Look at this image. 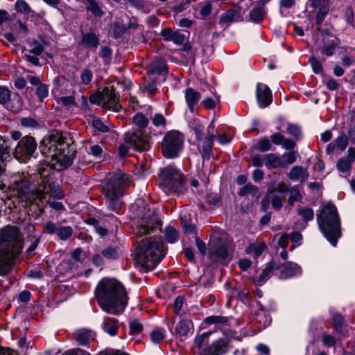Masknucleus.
I'll use <instances>...</instances> for the list:
<instances>
[{"label":"nucleus","mask_w":355,"mask_h":355,"mask_svg":"<svg viewBox=\"0 0 355 355\" xmlns=\"http://www.w3.org/2000/svg\"><path fill=\"white\" fill-rule=\"evenodd\" d=\"M9 188L12 193L11 195L24 202L26 205L32 203L36 199L42 200L47 195L57 199H61L64 196L60 184L53 182L49 177L43 178L39 188L33 191L30 189L29 181L26 177L18 173L10 176Z\"/></svg>","instance_id":"obj_1"},{"label":"nucleus","mask_w":355,"mask_h":355,"mask_svg":"<svg viewBox=\"0 0 355 355\" xmlns=\"http://www.w3.org/2000/svg\"><path fill=\"white\" fill-rule=\"evenodd\" d=\"M95 296L98 305L108 313L119 314L127 303L123 286L115 279H103L95 289Z\"/></svg>","instance_id":"obj_2"},{"label":"nucleus","mask_w":355,"mask_h":355,"mask_svg":"<svg viewBox=\"0 0 355 355\" xmlns=\"http://www.w3.org/2000/svg\"><path fill=\"white\" fill-rule=\"evenodd\" d=\"M23 248V236L15 226L0 229V275H6L11 270L15 257Z\"/></svg>","instance_id":"obj_3"},{"label":"nucleus","mask_w":355,"mask_h":355,"mask_svg":"<svg viewBox=\"0 0 355 355\" xmlns=\"http://www.w3.org/2000/svg\"><path fill=\"white\" fill-rule=\"evenodd\" d=\"M166 254V248L161 238L149 237L141 240L135 250V261L142 272L155 268Z\"/></svg>","instance_id":"obj_4"},{"label":"nucleus","mask_w":355,"mask_h":355,"mask_svg":"<svg viewBox=\"0 0 355 355\" xmlns=\"http://www.w3.org/2000/svg\"><path fill=\"white\" fill-rule=\"evenodd\" d=\"M70 141L71 139H67L60 132H53L48 139L43 140L41 151L60 166H69L73 157V151L70 148Z\"/></svg>","instance_id":"obj_5"},{"label":"nucleus","mask_w":355,"mask_h":355,"mask_svg":"<svg viewBox=\"0 0 355 355\" xmlns=\"http://www.w3.org/2000/svg\"><path fill=\"white\" fill-rule=\"evenodd\" d=\"M317 221L324 237L336 246L341 236L340 221L336 206L330 202L322 205L317 214Z\"/></svg>","instance_id":"obj_6"},{"label":"nucleus","mask_w":355,"mask_h":355,"mask_svg":"<svg viewBox=\"0 0 355 355\" xmlns=\"http://www.w3.org/2000/svg\"><path fill=\"white\" fill-rule=\"evenodd\" d=\"M129 180V176L121 172L110 175L103 186L105 203L108 208L118 212L123 205L121 197L123 189Z\"/></svg>","instance_id":"obj_7"},{"label":"nucleus","mask_w":355,"mask_h":355,"mask_svg":"<svg viewBox=\"0 0 355 355\" xmlns=\"http://www.w3.org/2000/svg\"><path fill=\"white\" fill-rule=\"evenodd\" d=\"M159 185L166 192L182 193L186 188L183 175L176 168L168 166L159 173Z\"/></svg>","instance_id":"obj_8"},{"label":"nucleus","mask_w":355,"mask_h":355,"mask_svg":"<svg viewBox=\"0 0 355 355\" xmlns=\"http://www.w3.org/2000/svg\"><path fill=\"white\" fill-rule=\"evenodd\" d=\"M125 142L119 146V155L124 157L128 155L130 148L140 151L148 150L150 148L149 138L144 135L141 131L128 132L125 134Z\"/></svg>","instance_id":"obj_9"},{"label":"nucleus","mask_w":355,"mask_h":355,"mask_svg":"<svg viewBox=\"0 0 355 355\" xmlns=\"http://www.w3.org/2000/svg\"><path fill=\"white\" fill-rule=\"evenodd\" d=\"M184 138L180 132H168L162 140V153L166 158H175L178 156L183 146Z\"/></svg>","instance_id":"obj_10"},{"label":"nucleus","mask_w":355,"mask_h":355,"mask_svg":"<svg viewBox=\"0 0 355 355\" xmlns=\"http://www.w3.org/2000/svg\"><path fill=\"white\" fill-rule=\"evenodd\" d=\"M37 146L35 138L26 135L19 141L14 150V156L20 162H26L33 155Z\"/></svg>","instance_id":"obj_11"},{"label":"nucleus","mask_w":355,"mask_h":355,"mask_svg":"<svg viewBox=\"0 0 355 355\" xmlns=\"http://www.w3.org/2000/svg\"><path fill=\"white\" fill-rule=\"evenodd\" d=\"M215 139V126L211 123L207 128L206 135L202 137L198 141V147H201V155L204 160H209L213 148V141Z\"/></svg>","instance_id":"obj_12"},{"label":"nucleus","mask_w":355,"mask_h":355,"mask_svg":"<svg viewBox=\"0 0 355 355\" xmlns=\"http://www.w3.org/2000/svg\"><path fill=\"white\" fill-rule=\"evenodd\" d=\"M162 229V222L157 218V216L153 214L148 218H144L141 223L137 226L136 234L143 236L150 234H156L159 232Z\"/></svg>","instance_id":"obj_13"},{"label":"nucleus","mask_w":355,"mask_h":355,"mask_svg":"<svg viewBox=\"0 0 355 355\" xmlns=\"http://www.w3.org/2000/svg\"><path fill=\"white\" fill-rule=\"evenodd\" d=\"M0 103L12 112H17L22 107L20 96L15 94L11 98L10 90L3 86H0Z\"/></svg>","instance_id":"obj_14"},{"label":"nucleus","mask_w":355,"mask_h":355,"mask_svg":"<svg viewBox=\"0 0 355 355\" xmlns=\"http://www.w3.org/2000/svg\"><path fill=\"white\" fill-rule=\"evenodd\" d=\"M103 99L101 107L103 109L119 112L121 105L119 103V96L113 87H105L103 89Z\"/></svg>","instance_id":"obj_15"},{"label":"nucleus","mask_w":355,"mask_h":355,"mask_svg":"<svg viewBox=\"0 0 355 355\" xmlns=\"http://www.w3.org/2000/svg\"><path fill=\"white\" fill-rule=\"evenodd\" d=\"M256 98L260 108H266L272 102V94L268 85L258 83L256 86Z\"/></svg>","instance_id":"obj_16"},{"label":"nucleus","mask_w":355,"mask_h":355,"mask_svg":"<svg viewBox=\"0 0 355 355\" xmlns=\"http://www.w3.org/2000/svg\"><path fill=\"white\" fill-rule=\"evenodd\" d=\"M99 44V37L93 31H81L80 40L78 42L80 46L87 51H95Z\"/></svg>","instance_id":"obj_17"},{"label":"nucleus","mask_w":355,"mask_h":355,"mask_svg":"<svg viewBox=\"0 0 355 355\" xmlns=\"http://www.w3.org/2000/svg\"><path fill=\"white\" fill-rule=\"evenodd\" d=\"M355 162V148L349 147L347 150V156L339 159L336 163L337 169L342 173H346L343 177H347Z\"/></svg>","instance_id":"obj_18"},{"label":"nucleus","mask_w":355,"mask_h":355,"mask_svg":"<svg viewBox=\"0 0 355 355\" xmlns=\"http://www.w3.org/2000/svg\"><path fill=\"white\" fill-rule=\"evenodd\" d=\"M280 268L279 278L286 279L299 276L302 274L301 267L296 263L286 261L283 263Z\"/></svg>","instance_id":"obj_19"},{"label":"nucleus","mask_w":355,"mask_h":355,"mask_svg":"<svg viewBox=\"0 0 355 355\" xmlns=\"http://www.w3.org/2000/svg\"><path fill=\"white\" fill-rule=\"evenodd\" d=\"M228 344L227 339H219L214 342L211 345L204 348L201 355H222L227 352Z\"/></svg>","instance_id":"obj_20"},{"label":"nucleus","mask_w":355,"mask_h":355,"mask_svg":"<svg viewBox=\"0 0 355 355\" xmlns=\"http://www.w3.org/2000/svg\"><path fill=\"white\" fill-rule=\"evenodd\" d=\"M279 266L274 261L268 262L262 270L261 273L254 279V282L257 286L263 285L272 275L275 269H278Z\"/></svg>","instance_id":"obj_21"},{"label":"nucleus","mask_w":355,"mask_h":355,"mask_svg":"<svg viewBox=\"0 0 355 355\" xmlns=\"http://www.w3.org/2000/svg\"><path fill=\"white\" fill-rule=\"evenodd\" d=\"M288 177L293 181L303 183L309 178V173L306 168L301 166H295L291 169Z\"/></svg>","instance_id":"obj_22"},{"label":"nucleus","mask_w":355,"mask_h":355,"mask_svg":"<svg viewBox=\"0 0 355 355\" xmlns=\"http://www.w3.org/2000/svg\"><path fill=\"white\" fill-rule=\"evenodd\" d=\"M184 97L189 110L193 112L195 106L198 103L201 98L200 94L194 89L189 87L185 90Z\"/></svg>","instance_id":"obj_23"},{"label":"nucleus","mask_w":355,"mask_h":355,"mask_svg":"<svg viewBox=\"0 0 355 355\" xmlns=\"http://www.w3.org/2000/svg\"><path fill=\"white\" fill-rule=\"evenodd\" d=\"M101 327L110 336H115L118 334L119 321L115 318L105 317Z\"/></svg>","instance_id":"obj_24"},{"label":"nucleus","mask_w":355,"mask_h":355,"mask_svg":"<svg viewBox=\"0 0 355 355\" xmlns=\"http://www.w3.org/2000/svg\"><path fill=\"white\" fill-rule=\"evenodd\" d=\"M191 327L192 322L190 320L182 319L175 327V333L176 336L182 340L184 339L191 333Z\"/></svg>","instance_id":"obj_25"},{"label":"nucleus","mask_w":355,"mask_h":355,"mask_svg":"<svg viewBox=\"0 0 355 355\" xmlns=\"http://www.w3.org/2000/svg\"><path fill=\"white\" fill-rule=\"evenodd\" d=\"M149 75L164 74L167 73L166 64L164 59L159 58L152 62L148 68Z\"/></svg>","instance_id":"obj_26"},{"label":"nucleus","mask_w":355,"mask_h":355,"mask_svg":"<svg viewBox=\"0 0 355 355\" xmlns=\"http://www.w3.org/2000/svg\"><path fill=\"white\" fill-rule=\"evenodd\" d=\"M9 141L0 136V175L5 171V162L9 156Z\"/></svg>","instance_id":"obj_27"},{"label":"nucleus","mask_w":355,"mask_h":355,"mask_svg":"<svg viewBox=\"0 0 355 355\" xmlns=\"http://www.w3.org/2000/svg\"><path fill=\"white\" fill-rule=\"evenodd\" d=\"M265 15L264 5L258 1L257 6L249 12V19L252 22L260 23L264 19Z\"/></svg>","instance_id":"obj_28"},{"label":"nucleus","mask_w":355,"mask_h":355,"mask_svg":"<svg viewBox=\"0 0 355 355\" xmlns=\"http://www.w3.org/2000/svg\"><path fill=\"white\" fill-rule=\"evenodd\" d=\"M265 166L268 168H277L279 166L284 167V162L279 155L269 153L265 155Z\"/></svg>","instance_id":"obj_29"},{"label":"nucleus","mask_w":355,"mask_h":355,"mask_svg":"<svg viewBox=\"0 0 355 355\" xmlns=\"http://www.w3.org/2000/svg\"><path fill=\"white\" fill-rule=\"evenodd\" d=\"M210 254L214 256L217 260H223L227 258L228 254L227 248L223 245H217L216 246H209Z\"/></svg>","instance_id":"obj_30"},{"label":"nucleus","mask_w":355,"mask_h":355,"mask_svg":"<svg viewBox=\"0 0 355 355\" xmlns=\"http://www.w3.org/2000/svg\"><path fill=\"white\" fill-rule=\"evenodd\" d=\"M238 18V13L236 10H230L220 16L219 24L221 26H229Z\"/></svg>","instance_id":"obj_31"},{"label":"nucleus","mask_w":355,"mask_h":355,"mask_svg":"<svg viewBox=\"0 0 355 355\" xmlns=\"http://www.w3.org/2000/svg\"><path fill=\"white\" fill-rule=\"evenodd\" d=\"M186 306L187 304L184 302V297L182 296L177 297L173 304L175 314L182 317V315L185 313Z\"/></svg>","instance_id":"obj_32"},{"label":"nucleus","mask_w":355,"mask_h":355,"mask_svg":"<svg viewBox=\"0 0 355 355\" xmlns=\"http://www.w3.org/2000/svg\"><path fill=\"white\" fill-rule=\"evenodd\" d=\"M92 334L87 330H79L76 333V340L80 345H86L89 343Z\"/></svg>","instance_id":"obj_33"},{"label":"nucleus","mask_w":355,"mask_h":355,"mask_svg":"<svg viewBox=\"0 0 355 355\" xmlns=\"http://www.w3.org/2000/svg\"><path fill=\"white\" fill-rule=\"evenodd\" d=\"M266 248L264 243H252L245 250L248 254H252L255 257H259Z\"/></svg>","instance_id":"obj_34"},{"label":"nucleus","mask_w":355,"mask_h":355,"mask_svg":"<svg viewBox=\"0 0 355 355\" xmlns=\"http://www.w3.org/2000/svg\"><path fill=\"white\" fill-rule=\"evenodd\" d=\"M166 331L163 328L156 327L150 334V338L153 343H159L165 338Z\"/></svg>","instance_id":"obj_35"},{"label":"nucleus","mask_w":355,"mask_h":355,"mask_svg":"<svg viewBox=\"0 0 355 355\" xmlns=\"http://www.w3.org/2000/svg\"><path fill=\"white\" fill-rule=\"evenodd\" d=\"M297 212L305 221H310L313 219L314 211L312 208L309 207H300Z\"/></svg>","instance_id":"obj_36"},{"label":"nucleus","mask_w":355,"mask_h":355,"mask_svg":"<svg viewBox=\"0 0 355 355\" xmlns=\"http://www.w3.org/2000/svg\"><path fill=\"white\" fill-rule=\"evenodd\" d=\"M189 127L194 131L197 139H202L204 135V126L198 119H193L189 123Z\"/></svg>","instance_id":"obj_37"},{"label":"nucleus","mask_w":355,"mask_h":355,"mask_svg":"<svg viewBox=\"0 0 355 355\" xmlns=\"http://www.w3.org/2000/svg\"><path fill=\"white\" fill-rule=\"evenodd\" d=\"M289 196L288 198V203L292 205L295 202H300L302 199L300 189L297 186H294L288 190Z\"/></svg>","instance_id":"obj_38"},{"label":"nucleus","mask_w":355,"mask_h":355,"mask_svg":"<svg viewBox=\"0 0 355 355\" xmlns=\"http://www.w3.org/2000/svg\"><path fill=\"white\" fill-rule=\"evenodd\" d=\"M132 121L134 124L140 129L146 128L148 124V118L142 113L136 114L133 118Z\"/></svg>","instance_id":"obj_39"},{"label":"nucleus","mask_w":355,"mask_h":355,"mask_svg":"<svg viewBox=\"0 0 355 355\" xmlns=\"http://www.w3.org/2000/svg\"><path fill=\"white\" fill-rule=\"evenodd\" d=\"M289 188L288 186L284 183V182H279L276 185L275 183L270 184L268 187V193H273V192H279L281 193H284L288 191Z\"/></svg>","instance_id":"obj_40"},{"label":"nucleus","mask_w":355,"mask_h":355,"mask_svg":"<svg viewBox=\"0 0 355 355\" xmlns=\"http://www.w3.org/2000/svg\"><path fill=\"white\" fill-rule=\"evenodd\" d=\"M73 232V228L70 226H63L58 229L57 234L60 240L69 239Z\"/></svg>","instance_id":"obj_41"},{"label":"nucleus","mask_w":355,"mask_h":355,"mask_svg":"<svg viewBox=\"0 0 355 355\" xmlns=\"http://www.w3.org/2000/svg\"><path fill=\"white\" fill-rule=\"evenodd\" d=\"M258 188L257 187L252 185L251 184H247L244 187H243L240 191H239V195L241 196L250 195L252 196H255L257 195Z\"/></svg>","instance_id":"obj_42"},{"label":"nucleus","mask_w":355,"mask_h":355,"mask_svg":"<svg viewBox=\"0 0 355 355\" xmlns=\"http://www.w3.org/2000/svg\"><path fill=\"white\" fill-rule=\"evenodd\" d=\"M89 6L87 7V10L92 12L96 17H101L104 15V12L99 7L98 4L94 0H86Z\"/></svg>","instance_id":"obj_43"},{"label":"nucleus","mask_w":355,"mask_h":355,"mask_svg":"<svg viewBox=\"0 0 355 355\" xmlns=\"http://www.w3.org/2000/svg\"><path fill=\"white\" fill-rule=\"evenodd\" d=\"M80 84L88 85L91 83L93 79V73L89 69H84L81 71L80 74Z\"/></svg>","instance_id":"obj_44"},{"label":"nucleus","mask_w":355,"mask_h":355,"mask_svg":"<svg viewBox=\"0 0 355 355\" xmlns=\"http://www.w3.org/2000/svg\"><path fill=\"white\" fill-rule=\"evenodd\" d=\"M334 141L338 149L344 150L348 144V137L344 132H342Z\"/></svg>","instance_id":"obj_45"},{"label":"nucleus","mask_w":355,"mask_h":355,"mask_svg":"<svg viewBox=\"0 0 355 355\" xmlns=\"http://www.w3.org/2000/svg\"><path fill=\"white\" fill-rule=\"evenodd\" d=\"M178 232L173 227L168 226L165 229V239L167 242L173 243L178 239Z\"/></svg>","instance_id":"obj_46"},{"label":"nucleus","mask_w":355,"mask_h":355,"mask_svg":"<svg viewBox=\"0 0 355 355\" xmlns=\"http://www.w3.org/2000/svg\"><path fill=\"white\" fill-rule=\"evenodd\" d=\"M130 331L132 335H137L143 330V324L138 319L133 320L129 323Z\"/></svg>","instance_id":"obj_47"},{"label":"nucleus","mask_w":355,"mask_h":355,"mask_svg":"<svg viewBox=\"0 0 355 355\" xmlns=\"http://www.w3.org/2000/svg\"><path fill=\"white\" fill-rule=\"evenodd\" d=\"M35 94L39 100L42 102L49 95V86L43 83L40 85L36 87Z\"/></svg>","instance_id":"obj_48"},{"label":"nucleus","mask_w":355,"mask_h":355,"mask_svg":"<svg viewBox=\"0 0 355 355\" xmlns=\"http://www.w3.org/2000/svg\"><path fill=\"white\" fill-rule=\"evenodd\" d=\"M220 195L217 193H210L206 196L207 202L213 207H219L220 204Z\"/></svg>","instance_id":"obj_49"},{"label":"nucleus","mask_w":355,"mask_h":355,"mask_svg":"<svg viewBox=\"0 0 355 355\" xmlns=\"http://www.w3.org/2000/svg\"><path fill=\"white\" fill-rule=\"evenodd\" d=\"M93 127L101 132H107L109 130L107 122H103L101 119L96 118L92 121Z\"/></svg>","instance_id":"obj_50"},{"label":"nucleus","mask_w":355,"mask_h":355,"mask_svg":"<svg viewBox=\"0 0 355 355\" xmlns=\"http://www.w3.org/2000/svg\"><path fill=\"white\" fill-rule=\"evenodd\" d=\"M211 334V331L206 332L202 334V335L198 336L194 343V347L200 349L202 348L205 344L208 343V337Z\"/></svg>","instance_id":"obj_51"},{"label":"nucleus","mask_w":355,"mask_h":355,"mask_svg":"<svg viewBox=\"0 0 355 355\" xmlns=\"http://www.w3.org/2000/svg\"><path fill=\"white\" fill-rule=\"evenodd\" d=\"M102 256L109 259H116L118 258V252L116 248L107 247L103 249L101 252Z\"/></svg>","instance_id":"obj_52"},{"label":"nucleus","mask_w":355,"mask_h":355,"mask_svg":"<svg viewBox=\"0 0 355 355\" xmlns=\"http://www.w3.org/2000/svg\"><path fill=\"white\" fill-rule=\"evenodd\" d=\"M227 322V318L220 315L209 316L206 318L204 320V322L207 324H225Z\"/></svg>","instance_id":"obj_53"},{"label":"nucleus","mask_w":355,"mask_h":355,"mask_svg":"<svg viewBox=\"0 0 355 355\" xmlns=\"http://www.w3.org/2000/svg\"><path fill=\"white\" fill-rule=\"evenodd\" d=\"M286 132L289 135L294 137L296 139H299L301 138V129L298 125L295 124L288 123L286 128Z\"/></svg>","instance_id":"obj_54"},{"label":"nucleus","mask_w":355,"mask_h":355,"mask_svg":"<svg viewBox=\"0 0 355 355\" xmlns=\"http://www.w3.org/2000/svg\"><path fill=\"white\" fill-rule=\"evenodd\" d=\"M272 144L269 139L263 137L261 139L257 144V148L261 152H266L271 150Z\"/></svg>","instance_id":"obj_55"},{"label":"nucleus","mask_w":355,"mask_h":355,"mask_svg":"<svg viewBox=\"0 0 355 355\" xmlns=\"http://www.w3.org/2000/svg\"><path fill=\"white\" fill-rule=\"evenodd\" d=\"M329 13V8L327 6H322L318 12L315 22L318 25H321L324 18Z\"/></svg>","instance_id":"obj_56"},{"label":"nucleus","mask_w":355,"mask_h":355,"mask_svg":"<svg viewBox=\"0 0 355 355\" xmlns=\"http://www.w3.org/2000/svg\"><path fill=\"white\" fill-rule=\"evenodd\" d=\"M334 328L337 333L342 331L344 318L340 314H335L333 317Z\"/></svg>","instance_id":"obj_57"},{"label":"nucleus","mask_w":355,"mask_h":355,"mask_svg":"<svg viewBox=\"0 0 355 355\" xmlns=\"http://www.w3.org/2000/svg\"><path fill=\"white\" fill-rule=\"evenodd\" d=\"M141 91L143 93L147 94L148 96L154 95L157 91L156 82L155 80H152L148 84L144 85L141 88Z\"/></svg>","instance_id":"obj_58"},{"label":"nucleus","mask_w":355,"mask_h":355,"mask_svg":"<svg viewBox=\"0 0 355 355\" xmlns=\"http://www.w3.org/2000/svg\"><path fill=\"white\" fill-rule=\"evenodd\" d=\"M15 10L17 12L28 14L31 12V8L28 3L24 0H18L15 3Z\"/></svg>","instance_id":"obj_59"},{"label":"nucleus","mask_w":355,"mask_h":355,"mask_svg":"<svg viewBox=\"0 0 355 355\" xmlns=\"http://www.w3.org/2000/svg\"><path fill=\"white\" fill-rule=\"evenodd\" d=\"M30 53L36 55H41L44 51L43 46L36 40H33V42H30Z\"/></svg>","instance_id":"obj_60"},{"label":"nucleus","mask_w":355,"mask_h":355,"mask_svg":"<svg viewBox=\"0 0 355 355\" xmlns=\"http://www.w3.org/2000/svg\"><path fill=\"white\" fill-rule=\"evenodd\" d=\"M336 47V44L334 41H331V42L322 46L321 53L322 54H324L327 56H331L334 54V50Z\"/></svg>","instance_id":"obj_61"},{"label":"nucleus","mask_w":355,"mask_h":355,"mask_svg":"<svg viewBox=\"0 0 355 355\" xmlns=\"http://www.w3.org/2000/svg\"><path fill=\"white\" fill-rule=\"evenodd\" d=\"M152 123L155 127L165 128L166 121L162 114H155L152 119Z\"/></svg>","instance_id":"obj_62"},{"label":"nucleus","mask_w":355,"mask_h":355,"mask_svg":"<svg viewBox=\"0 0 355 355\" xmlns=\"http://www.w3.org/2000/svg\"><path fill=\"white\" fill-rule=\"evenodd\" d=\"M297 153L294 150L289 151L283 154L282 157L285 159L284 166L293 164L296 161Z\"/></svg>","instance_id":"obj_63"},{"label":"nucleus","mask_w":355,"mask_h":355,"mask_svg":"<svg viewBox=\"0 0 355 355\" xmlns=\"http://www.w3.org/2000/svg\"><path fill=\"white\" fill-rule=\"evenodd\" d=\"M20 124L25 128H36L38 125L37 122L33 118L24 117L20 119Z\"/></svg>","instance_id":"obj_64"}]
</instances>
